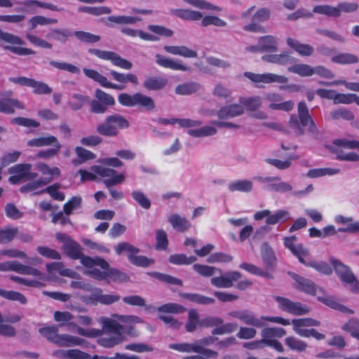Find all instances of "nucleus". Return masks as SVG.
<instances>
[{"instance_id":"11","label":"nucleus","mask_w":359,"mask_h":359,"mask_svg":"<svg viewBox=\"0 0 359 359\" xmlns=\"http://www.w3.org/2000/svg\"><path fill=\"white\" fill-rule=\"evenodd\" d=\"M88 52L100 59L109 60L114 66L121 69L129 70L133 67V64L130 61L121 57L115 52L102 50L96 48H89Z\"/></svg>"},{"instance_id":"39","label":"nucleus","mask_w":359,"mask_h":359,"mask_svg":"<svg viewBox=\"0 0 359 359\" xmlns=\"http://www.w3.org/2000/svg\"><path fill=\"white\" fill-rule=\"evenodd\" d=\"M229 189L231 192H250L252 190L253 184L248 180H241L231 182L228 185Z\"/></svg>"},{"instance_id":"33","label":"nucleus","mask_w":359,"mask_h":359,"mask_svg":"<svg viewBox=\"0 0 359 359\" xmlns=\"http://www.w3.org/2000/svg\"><path fill=\"white\" fill-rule=\"evenodd\" d=\"M262 60L267 62L278 65L292 64L295 61V58L292 57L289 53L276 55H266L262 56Z\"/></svg>"},{"instance_id":"60","label":"nucleus","mask_w":359,"mask_h":359,"mask_svg":"<svg viewBox=\"0 0 359 359\" xmlns=\"http://www.w3.org/2000/svg\"><path fill=\"white\" fill-rule=\"evenodd\" d=\"M39 332L42 336L46 337L48 341L54 344L59 334L58 326L56 325L41 327L39 330Z\"/></svg>"},{"instance_id":"63","label":"nucleus","mask_w":359,"mask_h":359,"mask_svg":"<svg viewBox=\"0 0 359 359\" xmlns=\"http://www.w3.org/2000/svg\"><path fill=\"white\" fill-rule=\"evenodd\" d=\"M82 198L80 196H73L63 205V211L67 216H69L74 210L81 207Z\"/></svg>"},{"instance_id":"5","label":"nucleus","mask_w":359,"mask_h":359,"mask_svg":"<svg viewBox=\"0 0 359 359\" xmlns=\"http://www.w3.org/2000/svg\"><path fill=\"white\" fill-rule=\"evenodd\" d=\"M330 262L343 285H348L353 293L358 294L359 281L350 267L334 258H332Z\"/></svg>"},{"instance_id":"3","label":"nucleus","mask_w":359,"mask_h":359,"mask_svg":"<svg viewBox=\"0 0 359 359\" xmlns=\"http://www.w3.org/2000/svg\"><path fill=\"white\" fill-rule=\"evenodd\" d=\"M172 13L178 18L185 20L196 21L202 19L201 25L203 27H207L212 25L216 27H224L226 25V22L217 16L207 15L202 18V13L196 11L178 8L172 10Z\"/></svg>"},{"instance_id":"46","label":"nucleus","mask_w":359,"mask_h":359,"mask_svg":"<svg viewBox=\"0 0 359 359\" xmlns=\"http://www.w3.org/2000/svg\"><path fill=\"white\" fill-rule=\"evenodd\" d=\"M292 323L293 325V330L296 334H297V331L299 330H309L302 328L304 327L319 326L320 324L318 320L310 318L294 319L292 320Z\"/></svg>"},{"instance_id":"38","label":"nucleus","mask_w":359,"mask_h":359,"mask_svg":"<svg viewBox=\"0 0 359 359\" xmlns=\"http://www.w3.org/2000/svg\"><path fill=\"white\" fill-rule=\"evenodd\" d=\"M180 296L185 299L198 304L207 305L215 303L214 299L197 293L181 292L180 293Z\"/></svg>"},{"instance_id":"47","label":"nucleus","mask_w":359,"mask_h":359,"mask_svg":"<svg viewBox=\"0 0 359 359\" xmlns=\"http://www.w3.org/2000/svg\"><path fill=\"white\" fill-rule=\"evenodd\" d=\"M199 313L196 309H190L188 312V320L185 329L188 332H194L198 327H200Z\"/></svg>"},{"instance_id":"36","label":"nucleus","mask_w":359,"mask_h":359,"mask_svg":"<svg viewBox=\"0 0 359 359\" xmlns=\"http://www.w3.org/2000/svg\"><path fill=\"white\" fill-rule=\"evenodd\" d=\"M291 218L290 214L287 210H278L274 214L270 212V216L266 219V224L268 225H274L276 224H283Z\"/></svg>"},{"instance_id":"45","label":"nucleus","mask_w":359,"mask_h":359,"mask_svg":"<svg viewBox=\"0 0 359 359\" xmlns=\"http://www.w3.org/2000/svg\"><path fill=\"white\" fill-rule=\"evenodd\" d=\"M73 35V33L67 29H53L47 34L46 37L60 43H65L69 37Z\"/></svg>"},{"instance_id":"4","label":"nucleus","mask_w":359,"mask_h":359,"mask_svg":"<svg viewBox=\"0 0 359 359\" xmlns=\"http://www.w3.org/2000/svg\"><path fill=\"white\" fill-rule=\"evenodd\" d=\"M169 348L182 353H196L200 355L184 356L183 359H210L217 358L218 353L215 351L202 347L197 344H171Z\"/></svg>"},{"instance_id":"64","label":"nucleus","mask_w":359,"mask_h":359,"mask_svg":"<svg viewBox=\"0 0 359 359\" xmlns=\"http://www.w3.org/2000/svg\"><path fill=\"white\" fill-rule=\"evenodd\" d=\"M342 330L350 333L353 337H355L356 334L359 332V319L356 318H350L342 325Z\"/></svg>"},{"instance_id":"50","label":"nucleus","mask_w":359,"mask_h":359,"mask_svg":"<svg viewBox=\"0 0 359 359\" xmlns=\"http://www.w3.org/2000/svg\"><path fill=\"white\" fill-rule=\"evenodd\" d=\"M194 256L187 257L185 254H174L170 255L168 261L175 265H189L196 261Z\"/></svg>"},{"instance_id":"35","label":"nucleus","mask_w":359,"mask_h":359,"mask_svg":"<svg viewBox=\"0 0 359 359\" xmlns=\"http://www.w3.org/2000/svg\"><path fill=\"white\" fill-rule=\"evenodd\" d=\"M167 83V79L161 76H149L144 81L143 86L148 90H158L163 88Z\"/></svg>"},{"instance_id":"28","label":"nucleus","mask_w":359,"mask_h":359,"mask_svg":"<svg viewBox=\"0 0 359 359\" xmlns=\"http://www.w3.org/2000/svg\"><path fill=\"white\" fill-rule=\"evenodd\" d=\"M62 249L65 254L72 259L76 260L82 255V248L76 241L68 238L65 241Z\"/></svg>"},{"instance_id":"57","label":"nucleus","mask_w":359,"mask_h":359,"mask_svg":"<svg viewBox=\"0 0 359 359\" xmlns=\"http://www.w3.org/2000/svg\"><path fill=\"white\" fill-rule=\"evenodd\" d=\"M0 297L8 300L17 301L22 304H25L27 302L26 297L16 291L0 289Z\"/></svg>"},{"instance_id":"24","label":"nucleus","mask_w":359,"mask_h":359,"mask_svg":"<svg viewBox=\"0 0 359 359\" xmlns=\"http://www.w3.org/2000/svg\"><path fill=\"white\" fill-rule=\"evenodd\" d=\"M53 355L62 359H98L97 355H91L79 349L57 350Z\"/></svg>"},{"instance_id":"49","label":"nucleus","mask_w":359,"mask_h":359,"mask_svg":"<svg viewBox=\"0 0 359 359\" xmlns=\"http://www.w3.org/2000/svg\"><path fill=\"white\" fill-rule=\"evenodd\" d=\"M313 13L323 14L329 17L338 18L341 15L339 6L333 7L330 5H318L313 7Z\"/></svg>"},{"instance_id":"40","label":"nucleus","mask_w":359,"mask_h":359,"mask_svg":"<svg viewBox=\"0 0 359 359\" xmlns=\"http://www.w3.org/2000/svg\"><path fill=\"white\" fill-rule=\"evenodd\" d=\"M301 263L306 266L312 267L318 272L325 275H330L332 273V267L329 264L324 262H316L308 258H304Z\"/></svg>"},{"instance_id":"2","label":"nucleus","mask_w":359,"mask_h":359,"mask_svg":"<svg viewBox=\"0 0 359 359\" xmlns=\"http://www.w3.org/2000/svg\"><path fill=\"white\" fill-rule=\"evenodd\" d=\"M130 126L128 121L118 114H114L106 117L104 123L97 126L96 131L101 135L115 137L119 131Z\"/></svg>"},{"instance_id":"41","label":"nucleus","mask_w":359,"mask_h":359,"mask_svg":"<svg viewBox=\"0 0 359 359\" xmlns=\"http://www.w3.org/2000/svg\"><path fill=\"white\" fill-rule=\"evenodd\" d=\"M57 142L58 140L55 136L49 135L46 137H39L29 140L27 142V146L32 147H41L57 144Z\"/></svg>"},{"instance_id":"19","label":"nucleus","mask_w":359,"mask_h":359,"mask_svg":"<svg viewBox=\"0 0 359 359\" xmlns=\"http://www.w3.org/2000/svg\"><path fill=\"white\" fill-rule=\"evenodd\" d=\"M241 278V273L238 271H229L218 277H213L210 280L211 284L218 288H229L233 285V283Z\"/></svg>"},{"instance_id":"44","label":"nucleus","mask_w":359,"mask_h":359,"mask_svg":"<svg viewBox=\"0 0 359 359\" xmlns=\"http://www.w3.org/2000/svg\"><path fill=\"white\" fill-rule=\"evenodd\" d=\"M18 229L15 226H6L0 229V244L11 242L18 235Z\"/></svg>"},{"instance_id":"25","label":"nucleus","mask_w":359,"mask_h":359,"mask_svg":"<svg viewBox=\"0 0 359 359\" xmlns=\"http://www.w3.org/2000/svg\"><path fill=\"white\" fill-rule=\"evenodd\" d=\"M156 62L162 67L172 70L187 71L189 69V67L184 65L181 61H175L160 54L156 55Z\"/></svg>"},{"instance_id":"61","label":"nucleus","mask_w":359,"mask_h":359,"mask_svg":"<svg viewBox=\"0 0 359 359\" xmlns=\"http://www.w3.org/2000/svg\"><path fill=\"white\" fill-rule=\"evenodd\" d=\"M240 103L248 111H255L259 109L262 104L261 97L255 96L251 97H242L240 99Z\"/></svg>"},{"instance_id":"12","label":"nucleus","mask_w":359,"mask_h":359,"mask_svg":"<svg viewBox=\"0 0 359 359\" xmlns=\"http://www.w3.org/2000/svg\"><path fill=\"white\" fill-rule=\"evenodd\" d=\"M96 100L90 101V111L94 114H104L109 106L115 104L114 98L109 94L105 93L102 90L97 89L95 92Z\"/></svg>"},{"instance_id":"52","label":"nucleus","mask_w":359,"mask_h":359,"mask_svg":"<svg viewBox=\"0 0 359 359\" xmlns=\"http://www.w3.org/2000/svg\"><path fill=\"white\" fill-rule=\"evenodd\" d=\"M288 71L301 76H310L314 74L313 68L306 64L293 65L288 67Z\"/></svg>"},{"instance_id":"51","label":"nucleus","mask_w":359,"mask_h":359,"mask_svg":"<svg viewBox=\"0 0 359 359\" xmlns=\"http://www.w3.org/2000/svg\"><path fill=\"white\" fill-rule=\"evenodd\" d=\"M60 188V184L55 183L47 187L46 189L41 190V191L36 192V194L48 193L54 200L62 201L65 198V195L64 193L59 191Z\"/></svg>"},{"instance_id":"17","label":"nucleus","mask_w":359,"mask_h":359,"mask_svg":"<svg viewBox=\"0 0 359 359\" xmlns=\"http://www.w3.org/2000/svg\"><path fill=\"white\" fill-rule=\"evenodd\" d=\"M229 316L240 320L242 323L252 325L255 327H262L264 325V317L258 318L255 315L248 310L232 311L229 312Z\"/></svg>"},{"instance_id":"42","label":"nucleus","mask_w":359,"mask_h":359,"mask_svg":"<svg viewBox=\"0 0 359 359\" xmlns=\"http://www.w3.org/2000/svg\"><path fill=\"white\" fill-rule=\"evenodd\" d=\"M93 298L101 304L109 305L119 301L121 297L118 294H104L102 290L98 289L93 294Z\"/></svg>"},{"instance_id":"54","label":"nucleus","mask_w":359,"mask_h":359,"mask_svg":"<svg viewBox=\"0 0 359 359\" xmlns=\"http://www.w3.org/2000/svg\"><path fill=\"white\" fill-rule=\"evenodd\" d=\"M332 62L341 65H349L358 62V57L351 53H339L332 57Z\"/></svg>"},{"instance_id":"18","label":"nucleus","mask_w":359,"mask_h":359,"mask_svg":"<svg viewBox=\"0 0 359 359\" xmlns=\"http://www.w3.org/2000/svg\"><path fill=\"white\" fill-rule=\"evenodd\" d=\"M245 76L254 83H286L288 81V79L286 76L272 73L255 74L252 72H245Z\"/></svg>"},{"instance_id":"56","label":"nucleus","mask_w":359,"mask_h":359,"mask_svg":"<svg viewBox=\"0 0 359 359\" xmlns=\"http://www.w3.org/2000/svg\"><path fill=\"white\" fill-rule=\"evenodd\" d=\"M137 254L128 255L129 262L137 266L147 267L154 263V259H149L144 255H137Z\"/></svg>"},{"instance_id":"15","label":"nucleus","mask_w":359,"mask_h":359,"mask_svg":"<svg viewBox=\"0 0 359 359\" xmlns=\"http://www.w3.org/2000/svg\"><path fill=\"white\" fill-rule=\"evenodd\" d=\"M0 271H12L20 274L32 275L39 278L42 276L41 272L39 269L24 265L17 261H8L0 263Z\"/></svg>"},{"instance_id":"10","label":"nucleus","mask_w":359,"mask_h":359,"mask_svg":"<svg viewBox=\"0 0 359 359\" xmlns=\"http://www.w3.org/2000/svg\"><path fill=\"white\" fill-rule=\"evenodd\" d=\"M215 328L212 330L213 335L224 334L233 332L237 329V324L233 323H229L223 324V320L218 317H206L201 319L200 327H212Z\"/></svg>"},{"instance_id":"29","label":"nucleus","mask_w":359,"mask_h":359,"mask_svg":"<svg viewBox=\"0 0 359 359\" xmlns=\"http://www.w3.org/2000/svg\"><path fill=\"white\" fill-rule=\"evenodd\" d=\"M168 220L173 229L179 232H186L191 226L190 222L185 217H181L178 214H172L168 217Z\"/></svg>"},{"instance_id":"9","label":"nucleus","mask_w":359,"mask_h":359,"mask_svg":"<svg viewBox=\"0 0 359 359\" xmlns=\"http://www.w3.org/2000/svg\"><path fill=\"white\" fill-rule=\"evenodd\" d=\"M118 101L122 106L125 107L139 105L147 110H152L155 107L152 98L140 93H136L133 95L128 93H121L118 96Z\"/></svg>"},{"instance_id":"27","label":"nucleus","mask_w":359,"mask_h":359,"mask_svg":"<svg viewBox=\"0 0 359 359\" xmlns=\"http://www.w3.org/2000/svg\"><path fill=\"white\" fill-rule=\"evenodd\" d=\"M244 109L242 104H233L222 107L217 112L220 119H227L242 114Z\"/></svg>"},{"instance_id":"59","label":"nucleus","mask_w":359,"mask_h":359,"mask_svg":"<svg viewBox=\"0 0 359 359\" xmlns=\"http://www.w3.org/2000/svg\"><path fill=\"white\" fill-rule=\"evenodd\" d=\"M339 172V169L329 168H314L309 170L306 173V176L309 178H317L325 175H333Z\"/></svg>"},{"instance_id":"14","label":"nucleus","mask_w":359,"mask_h":359,"mask_svg":"<svg viewBox=\"0 0 359 359\" xmlns=\"http://www.w3.org/2000/svg\"><path fill=\"white\" fill-rule=\"evenodd\" d=\"M255 180L263 184V189L275 192H287L292 189V187L284 182H281L278 177H256Z\"/></svg>"},{"instance_id":"22","label":"nucleus","mask_w":359,"mask_h":359,"mask_svg":"<svg viewBox=\"0 0 359 359\" xmlns=\"http://www.w3.org/2000/svg\"><path fill=\"white\" fill-rule=\"evenodd\" d=\"M83 72L84 74L89 79L97 82L101 86L107 88H111L115 90H123L124 86L117 85L111 83L107 79L99 73L97 71L93 69L83 68Z\"/></svg>"},{"instance_id":"23","label":"nucleus","mask_w":359,"mask_h":359,"mask_svg":"<svg viewBox=\"0 0 359 359\" xmlns=\"http://www.w3.org/2000/svg\"><path fill=\"white\" fill-rule=\"evenodd\" d=\"M292 277L296 283L297 290L310 295L316 294L317 287L312 280L296 273H293Z\"/></svg>"},{"instance_id":"55","label":"nucleus","mask_w":359,"mask_h":359,"mask_svg":"<svg viewBox=\"0 0 359 359\" xmlns=\"http://www.w3.org/2000/svg\"><path fill=\"white\" fill-rule=\"evenodd\" d=\"M75 151H76V153L78 157L81 159V160L74 159L72 161V163L76 166L79 165L84 161H86L88 160H92L95 158V154H93L90 151L87 150L81 147H76L75 149Z\"/></svg>"},{"instance_id":"21","label":"nucleus","mask_w":359,"mask_h":359,"mask_svg":"<svg viewBox=\"0 0 359 359\" xmlns=\"http://www.w3.org/2000/svg\"><path fill=\"white\" fill-rule=\"evenodd\" d=\"M298 116L301 125L303 127L308 126V131L313 134H317V127L309 114L308 107L304 102L298 104Z\"/></svg>"},{"instance_id":"62","label":"nucleus","mask_w":359,"mask_h":359,"mask_svg":"<svg viewBox=\"0 0 359 359\" xmlns=\"http://www.w3.org/2000/svg\"><path fill=\"white\" fill-rule=\"evenodd\" d=\"M200 89V85L194 82H189L178 85L175 93L178 95H189L196 93Z\"/></svg>"},{"instance_id":"32","label":"nucleus","mask_w":359,"mask_h":359,"mask_svg":"<svg viewBox=\"0 0 359 359\" xmlns=\"http://www.w3.org/2000/svg\"><path fill=\"white\" fill-rule=\"evenodd\" d=\"M85 340L70 334H58L55 344L59 347H69L82 345Z\"/></svg>"},{"instance_id":"7","label":"nucleus","mask_w":359,"mask_h":359,"mask_svg":"<svg viewBox=\"0 0 359 359\" xmlns=\"http://www.w3.org/2000/svg\"><path fill=\"white\" fill-rule=\"evenodd\" d=\"M2 42L11 44L10 46H5V50H9L18 55H29L35 54V51L31 48L15 46V45H23V40L19 36L11 33L4 32L0 28V46Z\"/></svg>"},{"instance_id":"58","label":"nucleus","mask_w":359,"mask_h":359,"mask_svg":"<svg viewBox=\"0 0 359 359\" xmlns=\"http://www.w3.org/2000/svg\"><path fill=\"white\" fill-rule=\"evenodd\" d=\"M125 339L123 334H114L111 337H102L100 339V344L104 348H112L122 343Z\"/></svg>"},{"instance_id":"48","label":"nucleus","mask_w":359,"mask_h":359,"mask_svg":"<svg viewBox=\"0 0 359 359\" xmlns=\"http://www.w3.org/2000/svg\"><path fill=\"white\" fill-rule=\"evenodd\" d=\"M110 75L115 81L123 84L128 82L133 83L134 86H137L138 84V79L135 74L128 73L125 74L111 70L110 72Z\"/></svg>"},{"instance_id":"6","label":"nucleus","mask_w":359,"mask_h":359,"mask_svg":"<svg viewBox=\"0 0 359 359\" xmlns=\"http://www.w3.org/2000/svg\"><path fill=\"white\" fill-rule=\"evenodd\" d=\"M114 319L104 318L102 320V327L106 332L112 333L114 334H124L123 327L116 322V320L121 321L123 323L127 324H137L142 323V320L136 316H124L115 314L113 315Z\"/></svg>"},{"instance_id":"1","label":"nucleus","mask_w":359,"mask_h":359,"mask_svg":"<svg viewBox=\"0 0 359 359\" xmlns=\"http://www.w3.org/2000/svg\"><path fill=\"white\" fill-rule=\"evenodd\" d=\"M91 170L94 173L83 169L79 170L82 182L95 181L97 178L96 175H97L103 178V183L106 187L109 188L110 187L121 184L126 178L124 174L118 173L114 169L102 165L92 166Z\"/></svg>"},{"instance_id":"34","label":"nucleus","mask_w":359,"mask_h":359,"mask_svg":"<svg viewBox=\"0 0 359 359\" xmlns=\"http://www.w3.org/2000/svg\"><path fill=\"white\" fill-rule=\"evenodd\" d=\"M163 49L168 53L178 55L184 57L194 58L197 57L196 51L189 49L184 46H165Z\"/></svg>"},{"instance_id":"43","label":"nucleus","mask_w":359,"mask_h":359,"mask_svg":"<svg viewBox=\"0 0 359 359\" xmlns=\"http://www.w3.org/2000/svg\"><path fill=\"white\" fill-rule=\"evenodd\" d=\"M79 12L87 13L93 16H100L102 15H109L111 13V8L108 6H80L78 8Z\"/></svg>"},{"instance_id":"53","label":"nucleus","mask_w":359,"mask_h":359,"mask_svg":"<svg viewBox=\"0 0 359 359\" xmlns=\"http://www.w3.org/2000/svg\"><path fill=\"white\" fill-rule=\"evenodd\" d=\"M148 274L161 282H163V283H168L170 285H180V286H182L183 285V283L180 279L173 277L168 274L156 272V271L149 272V273H148Z\"/></svg>"},{"instance_id":"8","label":"nucleus","mask_w":359,"mask_h":359,"mask_svg":"<svg viewBox=\"0 0 359 359\" xmlns=\"http://www.w3.org/2000/svg\"><path fill=\"white\" fill-rule=\"evenodd\" d=\"M32 165L30 163H18L8 169L11 175L8 182L11 184H18L22 181L33 180L38 177V173L32 172Z\"/></svg>"},{"instance_id":"37","label":"nucleus","mask_w":359,"mask_h":359,"mask_svg":"<svg viewBox=\"0 0 359 359\" xmlns=\"http://www.w3.org/2000/svg\"><path fill=\"white\" fill-rule=\"evenodd\" d=\"M258 43L261 52H275L277 50V41L273 36L267 35L259 37Z\"/></svg>"},{"instance_id":"30","label":"nucleus","mask_w":359,"mask_h":359,"mask_svg":"<svg viewBox=\"0 0 359 359\" xmlns=\"http://www.w3.org/2000/svg\"><path fill=\"white\" fill-rule=\"evenodd\" d=\"M287 44L289 47L294 49L299 55L302 56L309 57L313 55L314 52L313 48L305 43H302L299 41L294 39L292 38H287Z\"/></svg>"},{"instance_id":"20","label":"nucleus","mask_w":359,"mask_h":359,"mask_svg":"<svg viewBox=\"0 0 359 359\" xmlns=\"http://www.w3.org/2000/svg\"><path fill=\"white\" fill-rule=\"evenodd\" d=\"M297 237L295 236L285 237L284 238V245L292 253L296 256L299 262H302L304 258H309L310 253L308 249L304 247L302 244L295 245L294 241Z\"/></svg>"},{"instance_id":"31","label":"nucleus","mask_w":359,"mask_h":359,"mask_svg":"<svg viewBox=\"0 0 359 359\" xmlns=\"http://www.w3.org/2000/svg\"><path fill=\"white\" fill-rule=\"evenodd\" d=\"M24 108V104L17 99H0V112L13 114L15 113V109H23Z\"/></svg>"},{"instance_id":"26","label":"nucleus","mask_w":359,"mask_h":359,"mask_svg":"<svg viewBox=\"0 0 359 359\" xmlns=\"http://www.w3.org/2000/svg\"><path fill=\"white\" fill-rule=\"evenodd\" d=\"M141 20L140 18L128 15H111L107 18H102L101 21L107 27H112V24L133 25Z\"/></svg>"},{"instance_id":"16","label":"nucleus","mask_w":359,"mask_h":359,"mask_svg":"<svg viewBox=\"0 0 359 359\" xmlns=\"http://www.w3.org/2000/svg\"><path fill=\"white\" fill-rule=\"evenodd\" d=\"M276 301L278 303L279 308L290 314L302 316L307 314L309 309L300 302H294L287 298L276 296Z\"/></svg>"},{"instance_id":"13","label":"nucleus","mask_w":359,"mask_h":359,"mask_svg":"<svg viewBox=\"0 0 359 359\" xmlns=\"http://www.w3.org/2000/svg\"><path fill=\"white\" fill-rule=\"evenodd\" d=\"M9 81L22 86L30 87L36 95H48L53 91L52 88L47 83L25 76L11 77Z\"/></svg>"}]
</instances>
